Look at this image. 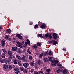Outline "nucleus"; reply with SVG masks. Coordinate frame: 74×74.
I'll return each mask as SVG.
<instances>
[{
  "instance_id": "obj_20",
  "label": "nucleus",
  "mask_w": 74,
  "mask_h": 74,
  "mask_svg": "<svg viewBox=\"0 0 74 74\" xmlns=\"http://www.w3.org/2000/svg\"><path fill=\"white\" fill-rule=\"evenodd\" d=\"M32 48H33L34 49H37V46L36 45H34V46H32Z\"/></svg>"
},
{
  "instance_id": "obj_59",
  "label": "nucleus",
  "mask_w": 74,
  "mask_h": 74,
  "mask_svg": "<svg viewBox=\"0 0 74 74\" xmlns=\"http://www.w3.org/2000/svg\"><path fill=\"white\" fill-rule=\"evenodd\" d=\"M46 74H50V72H48L46 73Z\"/></svg>"
},
{
  "instance_id": "obj_13",
  "label": "nucleus",
  "mask_w": 74,
  "mask_h": 74,
  "mask_svg": "<svg viewBox=\"0 0 74 74\" xmlns=\"http://www.w3.org/2000/svg\"><path fill=\"white\" fill-rule=\"evenodd\" d=\"M38 36L39 37H41V38H44V37L42 34H39L38 35Z\"/></svg>"
},
{
  "instance_id": "obj_45",
  "label": "nucleus",
  "mask_w": 74,
  "mask_h": 74,
  "mask_svg": "<svg viewBox=\"0 0 74 74\" xmlns=\"http://www.w3.org/2000/svg\"><path fill=\"white\" fill-rule=\"evenodd\" d=\"M48 51H47V52H45L44 53V55H46L48 54Z\"/></svg>"
},
{
  "instance_id": "obj_4",
  "label": "nucleus",
  "mask_w": 74,
  "mask_h": 74,
  "mask_svg": "<svg viewBox=\"0 0 74 74\" xmlns=\"http://www.w3.org/2000/svg\"><path fill=\"white\" fill-rule=\"evenodd\" d=\"M14 71H16L15 72V73H16V74H18L20 73V71H19V68H14Z\"/></svg>"
},
{
  "instance_id": "obj_23",
  "label": "nucleus",
  "mask_w": 74,
  "mask_h": 74,
  "mask_svg": "<svg viewBox=\"0 0 74 74\" xmlns=\"http://www.w3.org/2000/svg\"><path fill=\"white\" fill-rule=\"evenodd\" d=\"M38 25L37 24L35 25L34 26V29H38Z\"/></svg>"
},
{
  "instance_id": "obj_19",
  "label": "nucleus",
  "mask_w": 74,
  "mask_h": 74,
  "mask_svg": "<svg viewBox=\"0 0 74 74\" xmlns=\"http://www.w3.org/2000/svg\"><path fill=\"white\" fill-rule=\"evenodd\" d=\"M48 37H49L50 39H52V35H51V34H48Z\"/></svg>"
},
{
  "instance_id": "obj_51",
  "label": "nucleus",
  "mask_w": 74,
  "mask_h": 74,
  "mask_svg": "<svg viewBox=\"0 0 74 74\" xmlns=\"http://www.w3.org/2000/svg\"><path fill=\"white\" fill-rule=\"evenodd\" d=\"M34 71V70H33V69H31L30 71V72L32 73H33Z\"/></svg>"
},
{
  "instance_id": "obj_2",
  "label": "nucleus",
  "mask_w": 74,
  "mask_h": 74,
  "mask_svg": "<svg viewBox=\"0 0 74 74\" xmlns=\"http://www.w3.org/2000/svg\"><path fill=\"white\" fill-rule=\"evenodd\" d=\"M52 62L51 63V65L52 67H54L56 66V64H58L59 63V61L58 60H54L51 61Z\"/></svg>"
},
{
  "instance_id": "obj_64",
  "label": "nucleus",
  "mask_w": 74,
  "mask_h": 74,
  "mask_svg": "<svg viewBox=\"0 0 74 74\" xmlns=\"http://www.w3.org/2000/svg\"><path fill=\"white\" fill-rule=\"evenodd\" d=\"M15 40H14V41H13V43H15Z\"/></svg>"
},
{
  "instance_id": "obj_37",
  "label": "nucleus",
  "mask_w": 74,
  "mask_h": 74,
  "mask_svg": "<svg viewBox=\"0 0 74 74\" xmlns=\"http://www.w3.org/2000/svg\"><path fill=\"white\" fill-rule=\"evenodd\" d=\"M57 36L56 33H53V37H54V36Z\"/></svg>"
},
{
  "instance_id": "obj_54",
  "label": "nucleus",
  "mask_w": 74,
  "mask_h": 74,
  "mask_svg": "<svg viewBox=\"0 0 74 74\" xmlns=\"http://www.w3.org/2000/svg\"><path fill=\"white\" fill-rule=\"evenodd\" d=\"M24 43H25V41H22L21 43V45H23L24 44Z\"/></svg>"
},
{
  "instance_id": "obj_30",
  "label": "nucleus",
  "mask_w": 74,
  "mask_h": 74,
  "mask_svg": "<svg viewBox=\"0 0 74 74\" xmlns=\"http://www.w3.org/2000/svg\"><path fill=\"white\" fill-rule=\"evenodd\" d=\"M19 69L21 71H23V70H24V68L23 67H20L19 68Z\"/></svg>"
},
{
  "instance_id": "obj_16",
  "label": "nucleus",
  "mask_w": 74,
  "mask_h": 74,
  "mask_svg": "<svg viewBox=\"0 0 74 74\" xmlns=\"http://www.w3.org/2000/svg\"><path fill=\"white\" fill-rule=\"evenodd\" d=\"M16 57L17 58L18 60H21V57L19 56V55H16Z\"/></svg>"
},
{
  "instance_id": "obj_24",
  "label": "nucleus",
  "mask_w": 74,
  "mask_h": 74,
  "mask_svg": "<svg viewBox=\"0 0 74 74\" xmlns=\"http://www.w3.org/2000/svg\"><path fill=\"white\" fill-rule=\"evenodd\" d=\"M42 22H41L40 21H39L38 22V26H40V25H42Z\"/></svg>"
},
{
  "instance_id": "obj_31",
  "label": "nucleus",
  "mask_w": 74,
  "mask_h": 74,
  "mask_svg": "<svg viewBox=\"0 0 74 74\" xmlns=\"http://www.w3.org/2000/svg\"><path fill=\"white\" fill-rule=\"evenodd\" d=\"M27 52L29 54H32V52H30V51L29 50V49H27Z\"/></svg>"
},
{
  "instance_id": "obj_7",
  "label": "nucleus",
  "mask_w": 74,
  "mask_h": 74,
  "mask_svg": "<svg viewBox=\"0 0 74 74\" xmlns=\"http://www.w3.org/2000/svg\"><path fill=\"white\" fill-rule=\"evenodd\" d=\"M16 37H18V38L20 39V40H22V36H21V34H18L16 35Z\"/></svg>"
},
{
  "instance_id": "obj_52",
  "label": "nucleus",
  "mask_w": 74,
  "mask_h": 74,
  "mask_svg": "<svg viewBox=\"0 0 74 74\" xmlns=\"http://www.w3.org/2000/svg\"><path fill=\"white\" fill-rule=\"evenodd\" d=\"M39 73H40V74H43V71H40L39 72Z\"/></svg>"
},
{
  "instance_id": "obj_14",
  "label": "nucleus",
  "mask_w": 74,
  "mask_h": 74,
  "mask_svg": "<svg viewBox=\"0 0 74 74\" xmlns=\"http://www.w3.org/2000/svg\"><path fill=\"white\" fill-rule=\"evenodd\" d=\"M43 60L44 62L47 63L48 62V60H48V58H45L43 59Z\"/></svg>"
},
{
  "instance_id": "obj_55",
  "label": "nucleus",
  "mask_w": 74,
  "mask_h": 74,
  "mask_svg": "<svg viewBox=\"0 0 74 74\" xmlns=\"http://www.w3.org/2000/svg\"><path fill=\"white\" fill-rule=\"evenodd\" d=\"M30 25H33V23L32 22H30Z\"/></svg>"
},
{
  "instance_id": "obj_38",
  "label": "nucleus",
  "mask_w": 74,
  "mask_h": 74,
  "mask_svg": "<svg viewBox=\"0 0 74 74\" xmlns=\"http://www.w3.org/2000/svg\"><path fill=\"white\" fill-rule=\"evenodd\" d=\"M45 36L46 38H48V33L46 34L45 35Z\"/></svg>"
},
{
  "instance_id": "obj_46",
  "label": "nucleus",
  "mask_w": 74,
  "mask_h": 74,
  "mask_svg": "<svg viewBox=\"0 0 74 74\" xmlns=\"http://www.w3.org/2000/svg\"><path fill=\"white\" fill-rule=\"evenodd\" d=\"M8 38L9 37L7 35H5V38H6V39H8Z\"/></svg>"
},
{
  "instance_id": "obj_57",
  "label": "nucleus",
  "mask_w": 74,
  "mask_h": 74,
  "mask_svg": "<svg viewBox=\"0 0 74 74\" xmlns=\"http://www.w3.org/2000/svg\"><path fill=\"white\" fill-rule=\"evenodd\" d=\"M52 41H51L50 40L49 41H48V42L50 44V43H52Z\"/></svg>"
},
{
  "instance_id": "obj_53",
  "label": "nucleus",
  "mask_w": 74,
  "mask_h": 74,
  "mask_svg": "<svg viewBox=\"0 0 74 74\" xmlns=\"http://www.w3.org/2000/svg\"><path fill=\"white\" fill-rule=\"evenodd\" d=\"M2 51H3V52H4V53H5V52L6 51L5 50V49H2Z\"/></svg>"
},
{
  "instance_id": "obj_47",
  "label": "nucleus",
  "mask_w": 74,
  "mask_h": 74,
  "mask_svg": "<svg viewBox=\"0 0 74 74\" xmlns=\"http://www.w3.org/2000/svg\"><path fill=\"white\" fill-rule=\"evenodd\" d=\"M62 50L63 51H64L65 52H66L67 51V49H66V48H63L62 49Z\"/></svg>"
},
{
  "instance_id": "obj_27",
  "label": "nucleus",
  "mask_w": 74,
  "mask_h": 74,
  "mask_svg": "<svg viewBox=\"0 0 74 74\" xmlns=\"http://www.w3.org/2000/svg\"><path fill=\"white\" fill-rule=\"evenodd\" d=\"M48 53L49 55H52L53 53L52 51H49V53Z\"/></svg>"
},
{
  "instance_id": "obj_6",
  "label": "nucleus",
  "mask_w": 74,
  "mask_h": 74,
  "mask_svg": "<svg viewBox=\"0 0 74 74\" xmlns=\"http://www.w3.org/2000/svg\"><path fill=\"white\" fill-rule=\"evenodd\" d=\"M47 27V26H46V24L44 23H43L40 26V28L41 29H44L45 28Z\"/></svg>"
},
{
  "instance_id": "obj_62",
  "label": "nucleus",
  "mask_w": 74,
  "mask_h": 74,
  "mask_svg": "<svg viewBox=\"0 0 74 74\" xmlns=\"http://www.w3.org/2000/svg\"><path fill=\"white\" fill-rule=\"evenodd\" d=\"M5 53L6 54H7V51H5Z\"/></svg>"
},
{
  "instance_id": "obj_44",
  "label": "nucleus",
  "mask_w": 74,
  "mask_h": 74,
  "mask_svg": "<svg viewBox=\"0 0 74 74\" xmlns=\"http://www.w3.org/2000/svg\"><path fill=\"white\" fill-rule=\"evenodd\" d=\"M34 74H39V73H38V72L35 71L34 72Z\"/></svg>"
},
{
  "instance_id": "obj_60",
  "label": "nucleus",
  "mask_w": 74,
  "mask_h": 74,
  "mask_svg": "<svg viewBox=\"0 0 74 74\" xmlns=\"http://www.w3.org/2000/svg\"><path fill=\"white\" fill-rule=\"evenodd\" d=\"M2 58H5V56H2Z\"/></svg>"
},
{
  "instance_id": "obj_33",
  "label": "nucleus",
  "mask_w": 74,
  "mask_h": 74,
  "mask_svg": "<svg viewBox=\"0 0 74 74\" xmlns=\"http://www.w3.org/2000/svg\"><path fill=\"white\" fill-rule=\"evenodd\" d=\"M25 59H26V58H25L24 57H22L21 58V60H24V61H26V60H25Z\"/></svg>"
},
{
  "instance_id": "obj_39",
  "label": "nucleus",
  "mask_w": 74,
  "mask_h": 74,
  "mask_svg": "<svg viewBox=\"0 0 74 74\" xmlns=\"http://www.w3.org/2000/svg\"><path fill=\"white\" fill-rule=\"evenodd\" d=\"M41 43L38 42L37 43V45L38 47H39V46H40V45H41Z\"/></svg>"
},
{
  "instance_id": "obj_28",
  "label": "nucleus",
  "mask_w": 74,
  "mask_h": 74,
  "mask_svg": "<svg viewBox=\"0 0 74 74\" xmlns=\"http://www.w3.org/2000/svg\"><path fill=\"white\" fill-rule=\"evenodd\" d=\"M14 63L15 64H17V60H15L14 61Z\"/></svg>"
},
{
  "instance_id": "obj_18",
  "label": "nucleus",
  "mask_w": 74,
  "mask_h": 74,
  "mask_svg": "<svg viewBox=\"0 0 74 74\" xmlns=\"http://www.w3.org/2000/svg\"><path fill=\"white\" fill-rule=\"evenodd\" d=\"M8 66L6 64H5L3 65V69H8Z\"/></svg>"
},
{
  "instance_id": "obj_22",
  "label": "nucleus",
  "mask_w": 74,
  "mask_h": 74,
  "mask_svg": "<svg viewBox=\"0 0 74 74\" xmlns=\"http://www.w3.org/2000/svg\"><path fill=\"white\" fill-rule=\"evenodd\" d=\"M57 65L58 66H59L60 67H60L61 69H63V66H62V65L60 64H58Z\"/></svg>"
},
{
  "instance_id": "obj_58",
  "label": "nucleus",
  "mask_w": 74,
  "mask_h": 74,
  "mask_svg": "<svg viewBox=\"0 0 74 74\" xmlns=\"http://www.w3.org/2000/svg\"><path fill=\"white\" fill-rule=\"evenodd\" d=\"M22 56H23V57L22 58H26V57H25V55H24V54H23Z\"/></svg>"
},
{
  "instance_id": "obj_41",
  "label": "nucleus",
  "mask_w": 74,
  "mask_h": 74,
  "mask_svg": "<svg viewBox=\"0 0 74 74\" xmlns=\"http://www.w3.org/2000/svg\"><path fill=\"white\" fill-rule=\"evenodd\" d=\"M52 59H53V58L52 57H50L49 58V60H52Z\"/></svg>"
},
{
  "instance_id": "obj_11",
  "label": "nucleus",
  "mask_w": 74,
  "mask_h": 74,
  "mask_svg": "<svg viewBox=\"0 0 74 74\" xmlns=\"http://www.w3.org/2000/svg\"><path fill=\"white\" fill-rule=\"evenodd\" d=\"M6 33H11V29H8L6 30Z\"/></svg>"
},
{
  "instance_id": "obj_40",
  "label": "nucleus",
  "mask_w": 74,
  "mask_h": 74,
  "mask_svg": "<svg viewBox=\"0 0 74 74\" xmlns=\"http://www.w3.org/2000/svg\"><path fill=\"white\" fill-rule=\"evenodd\" d=\"M9 70H11L12 69V66L9 65Z\"/></svg>"
},
{
  "instance_id": "obj_3",
  "label": "nucleus",
  "mask_w": 74,
  "mask_h": 74,
  "mask_svg": "<svg viewBox=\"0 0 74 74\" xmlns=\"http://www.w3.org/2000/svg\"><path fill=\"white\" fill-rule=\"evenodd\" d=\"M1 44L2 47H4L5 45V42L4 39H3L2 40L1 42Z\"/></svg>"
},
{
  "instance_id": "obj_34",
  "label": "nucleus",
  "mask_w": 74,
  "mask_h": 74,
  "mask_svg": "<svg viewBox=\"0 0 74 74\" xmlns=\"http://www.w3.org/2000/svg\"><path fill=\"white\" fill-rule=\"evenodd\" d=\"M27 41L28 42V45H30V40L29 39H27Z\"/></svg>"
},
{
  "instance_id": "obj_25",
  "label": "nucleus",
  "mask_w": 74,
  "mask_h": 74,
  "mask_svg": "<svg viewBox=\"0 0 74 74\" xmlns=\"http://www.w3.org/2000/svg\"><path fill=\"white\" fill-rule=\"evenodd\" d=\"M61 71H62V70L60 69H58L56 71V72L58 73H59Z\"/></svg>"
},
{
  "instance_id": "obj_21",
  "label": "nucleus",
  "mask_w": 74,
  "mask_h": 74,
  "mask_svg": "<svg viewBox=\"0 0 74 74\" xmlns=\"http://www.w3.org/2000/svg\"><path fill=\"white\" fill-rule=\"evenodd\" d=\"M18 64L20 66H22V63L21 61L19 60L18 61Z\"/></svg>"
},
{
  "instance_id": "obj_10",
  "label": "nucleus",
  "mask_w": 74,
  "mask_h": 74,
  "mask_svg": "<svg viewBox=\"0 0 74 74\" xmlns=\"http://www.w3.org/2000/svg\"><path fill=\"white\" fill-rule=\"evenodd\" d=\"M0 62L2 63H5V59L0 58Z\"/></svg>"
},
{
  "instance_id": "obj_56",
  "label": "nucleus",
  "mask_w": 74,
  "mask_h": 74,
  "mask_svg": "<svg viewBox=\"0 0 74 74\" xmlns=\"http://www.w3.org/2000/svg\"><path fill=\"white\" fill-rule=\"evenodd\" d=\"M25 44H26V45H27V44H28V42H25Z\"/></svg>"
},
{
  "instance_id": "obj_48",
  "label": "nucleus",
  "mask_w": 74,
  "mask_h": 74,
  "mask_svg": "<svg viewBox=\"0 0 74 74\" xmlns=\"http://www.w3.org/2000/svg\"><path fill=\"white\" fill-rule=\"evenodd\" d=\"M20 48H23V47L21 45H18V46Z\"/></svg>"
},
{
  "instance_id": "obj_5",
  "label": "nucleus",
  "mask_w": 74,
  "mask_h": 74,
  "mask_svg": "<svg viewBox=\"0 0 74 74\" xmlns=\"http://www.w3.org/2000/svg\"><path fill=\"white\" fill-rule=\"evenodd\" d=\"M23 65L25 68H27L30 66L29 64L28 63H24L23 64Z\"/></svg>"
},
{
  "instance_id": "obj_17",
  "label": "nucleus",
  "mask_w": 74,
  "mask_h": 74,
  "mask_svg": "<svg viewBox=\"0 0 74 74\" xmlns=\"http://www.w3.org/2000/svg\"><path fill=\"white\" fill-rule=\"evenodd\" d=\"M21 52H22V49L21 48H19L17 51V53H21Z\"/></svg>"
},
{
  "instance_id": "obj_49",
  "label": "nucleus",
  "mask_w": 74,
  "mask_h": 74,
  "mask_svg": "<svg viewBox=\"0 0 74 74\" xmlns=\"http://www.w3.org/2000/svg\"><path fill=\"white\" fill-rule=\"evenodd\" d=\"M16 43L18 45H21V43L19 41L16 42Z\"/></svg>"
},
{
  "instance_id": "obj_32",
  "label": "nucleus",
  "mask_w": 74,
  "mask_h": 74,
  "mask_svg": "<svg viewBox=\"0 0 74 74\" xmlns=\"http://www.w3.org/2000/svg\"><path fill=\"white\" fill-rule=\"evenodd\" d=\"M31 65L32 66H34V61H33L32 62Z\"/></svg>"
},
{
  "instance_id": "obj_35",
  "label": "nucleus",
  "mask_w": 74,
  "mask_h": 74,
  "mask_svg": "<svg viewBox=\"0 0 74 74\" xmlns=\"http://www.w3.org/2000/svg\"><path fill=\"white\" fill-rule=\"evenodd\" d=\"M46 71L47 72H48V73H49V72H50L51 71V69H46Z\"/></svg>"
},
{
  "instance_id": "obj_36",
  "label": "nucleus",
  "mask_w": 74,
  "mask_h": 74,
  "mask_svg": "<svg viewBox=\"0 0 74 74\" xmlns=\"http://www.w3.org/2000/svg\"><path fill=\"white\" fill-rule=\"evenodd\" d=\"M53 39H57V38H58V36L57 35L54 36H53Z\"/></svg>"
},
{
  "instance_id": "obj_12",
  "label": "nucleus",
  "mask_w": 74,
  "mask_h": 74,
  "mask_svg": "<svg viewBox=\"0 0 74 74\" xmlns=\"http://www.w3.org/2000/svg\"><path fill=\"white\" fill-rule=\"evenodd\" d=\"M62 73L64 74H66L67 73V71L66 69H64V70H63V71L62 72Z\"/></svg>"
},
{
  "instance_id": "obj_43",
  "label": "nucleus",
  "mask_w": 74,
  "mask_h": 74,
  "mask_svg": "<svg viewBox=\"0 0 74 74\" xmlns=\"http://www.w3.org/2000/svg\"><path fill=\"white\" fill-rule=\"evenodd\" d=\"M29 59L30 60H32V56H29Z\"/></svg>"
},
{
  "instance_id": "obj_26",
  "label": "nucleus",
  "mask_w": 74,
  "mask_h": 74,
  "mask_svg": "<svg viewBox=\"0 0 74 74\" xmlns=\"http://www.w3.org/2000/svg\"><path fill=\"white\" fill-rule=\"evenodd\" d=\"M42 64V62H41V61L40 60H39L38 61V65H41Z\"/></svg>"
},
{
  "instance_id": "obj_9",
  "label": "nucleus",
  "mask_w": 74,
  "mask_h": 74,
  "mask_svg": "<svg viewBox=\"0 0 74 74\" xmlns=\"http://www.w3.org/2000/svg\"><path fill=\"white\" fill-rule=\"evenodd\" d=\"M51 43H53V45H55L56 44H57L58 42L55 41V40H51Z\"/></svg>"
},
{
  "instance_id": "obj_29",
  "label": "nucleus",
  "mask_w": 74,
  "mask_h": 74,
  "mask_svg": "<svg viewBox=\"0 0 74 74\" xmlns=\"http://www.w3.org/2000/svg\"><path fill=\"white\" fill-rule=\"evenodd\" d=\"M44 55V53H42V54H40L39 56V57L40 58H42Z\"/></svg>"
},
{
  "instance_id": "obj_15",
  "label": "nucleus",
  "mask_w": 74,
  "mask_h": 74,
  "mask_svg": "<svg viewBox=\"0 0 74 74\" xmlns=\"http://www.w3.org/2000/svg\"><path fill=\"white\" fill-rule=\"evenodd\" d=\"M8 55H10V56L11 55H13L12 54V52H11V51H8Z\"/></svg>"
},
{
  "instance_id": "obj_61",
  "label": "nucleus",
  "mask_w": 74,
  "mask_h": 74,
  "mask_svg": "<svg viewBox=\"0 0 74 74\" xmlns=\"http://www.w3.org/2000/svg\"><path fill=\"white\" fill-rule=\"evenodd\" d=\"M5 55V54H4V53H3L2 54V55Z\"/></svg>"
},
{
  "instance_id": "obj_1",
  "label": "nucleus",
  "mask_w": 74,
  "mask_h": 74,
  "mask_svg": "<svg viewBox=\"0 0 74 74\" xmlns=\"http://www.w3.org/2000/svg\"><path fill=\"white\" fill-rule=\"evenodd\" d=\"M13 58H14V55H11L8 58V59H5V62L7 63L8 64H10L11 63V60Z\"/></svg>"
},
{
  "instance_id": "obj_42",
  "label": "nucleus",
  "mask_w": 74,
  "mask_h": 74,
  "mask_svg": "<svg viewBox=\"0 0 74 74\" xmlns=\"http://www.w3.org/2000/svg\"><path fill=\"white\" fill-rule=\"evenodd\" d=\"M23 72L24 73H27V71L26 69H25V70L23 71Z\"/></svg>"
},
{
  "instance_id": "obj_63",
  "label": "nucleus",
  "mask_w": 74,
  "mask_h": 74,
  "mask_svg": "<svg viewBox=\"0 0 74 74\" xmlns=\"http://www.w3.org/2000/svg\"><path fill=\"white\" fill-rule=\"evenodd\" d=\"M23 47H26V45H23Z\"/></svg>"
},
{
  "instance_id": "obj_50",
  "label": "nucleus",
  "mask_w": 74,
  "mask_h": 74,
  "mask_svg": "<svg viewBox=\"0 0 74 74\" xmlns=\"http://www.w3.org/2000/svg\"><path fill=\"white\" fill-rule=\"evenodd\" d=\"M8 39V41H11V40H12L11 38H10L9 37Z\"/></svg>"
},
{
  "instance_id": "obj_8",
  "label": "nucleus",
  "mask_w": 74,
  "mask_h": 74,
  "mask_svg": "<svg viewBox=\"0 0 74 74\" xmlns=\"http://www.w3.org/2000/svg\"><path fill=\"white\" fill-rule=\"evenodd\" d=\"M12 51H13L14 52H16L17 50H18V48L16 47H13L12 48Z\"/></svg>"
}]
</instances>
